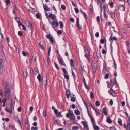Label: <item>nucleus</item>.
<instances>
[{"instance_id":"69168bd1","label":"nucleus","mask_w":130,"mask_h":130,"mask_svg":"<svg viewBox=\"0 0 130 130\" xmlns=\"http://www.w3.org/2000/svg\"><path fill=\"white\" fill-rule=\"evenodd\" d=\"M74 10H75V12L76 13H78V12L79 10L77 8H74Z\"/></svg>"},{"instance_id":"f257e3e1","label":"nucleus","mask_w":130,"mask_h":130,"mask_svg":"<svg viewBox=\"0 0 130 130\" xmlns=\"http://www.w3.org/2000/svg\"><path fill=\"white\" fill-rule=\"evenodd\" d=\"M3 85L4 87L3 92L4 96L7 99H9L12 95L11 89L7 82H5L4 83H3Z\"/></svg>"},{"instance_id":"9d476101","label":"nucleus","mask_w":130,"mask_h":130,"mask_svg":"<svg viewBox=\"0 0 130 130\" xmlns=\"http://www.w3.org/2000/svg\"><path fill=\"white\" fill-rule=\"evenodd\" d=\"M65 95L68 99H69V97L70 96V92L69 89H68L66 91Z\"/></svg>"},{"instance_id":"864d4df0","label":"nucleus","mask_w":130,"mask_h":130,"mask_svg":"<svg viewBox=\"0 0 130 130\" xmlns=\"http://www.w3.org/2000/svg\"><path fill=\"white\" fill-rule=\"evenodd\" d=\"M54 64L55 66V67L57 69V70H58L59 69V68L58 66L56 63L55 62L54 63Z\"/></svg>"},{"instance_id":"4468645a","label":"nucleus","mask_w":130,"mask_h":130,"mask_svg":"<svg viewBox=\"0 0 130 130\" xmlns=\"http://www.w3.org/2000/svg\"><path fill=\"white\" fill-rule=\"evenodd\" d=\"M109 93L111 94L113 97H115L116 96V95L115 93L113 90L111 88L110 89V92Z\"/></svg>"},{"instance_id":"2f4dec72","label":"nucleus","mask_w":130,"mask_h":130,"mask_svg":"<svg viewBox=\"0 0 130 130\" xmlns=\"http://www.w3.org/2000/svg\"><path fill=\"white\" fill-rule=\"evenodd\" d=\"M60 27V28H62L63 27V24L62 22L61 21H59Z\"/></svg>"},{"instance_id":"a211bd4d","label":"nucleus","mask_w":130,"mask_h":130,"mask_svg":"<svg viewBox=\"0 0 130 130\" xmlns=\"http://www.w3.org/2000/svg\"><path fill=\"white\" fill-rule=\"evenodd\" d=\"M106 121L109 124H111L112 123V121L111 120L110 117H108L107 118Z\"/></svg>"},{"instance_id":"f3484780","label":"nucleus","mask_w":130,"mask_h":130,"mask_svg":"<svg viewBox=\"0 0 130 130\" xmlns=\"http://www.w3.org/2000/svg\"><path fill=\"white\" fill-rule=\"evenodd\" d=\"M93 128L94 130H99V128L98 126L96 125V124L95 123H94L93 124Z\"/></svg>"},{"instance_id":"a18cd8bd","label":"nucleus","mask_w":130,"mask_h":130,"mask_svg":"<svg viewBox=\"0 0 130 130\" xmlns=\"http://www.w3.org/2000/svg\"><path fill=\"white\" fill-rule=\"evenodd\" d=\"M104 15L105 18L108 17V15L106 13V11H104Z\"/></svg>"},{"instance_id":"c03bdc74","label":"nucleus","mask_w":130,"mask_h":130,"mask_svg":"<svg viewBox=\"0 0 130 130\" xmlns=\"http://www.w3.org/2000/svg\"><path fill=\"white\" fill-rule=\"evenodd\" d=\"M95 104L96 106H99L100 104L99 102L98 101H97L96 102Z\"/></svg>"},{"instance_id":"1a4fd4ad","label":"nucleus","mask_w":130,"mask_h":130,"mask_svg":"<svg viewBox=\"0 0 130 130\" xmlns=\"http://www.w3.org/2000/svg\"><path fill=\"white\" fill-rule=\"evenodd\" d=\"M112 35L113 34H111L109 40L111 42H113L114 40H116L117 39V38L116 37H113Z\"/></svg>"},{"instance_id":"79ce46f5","label":"nucleus","mask_w":130,"mask_h":130,"mask_svg":"<svg viewBox=\"0 0 130 130\" xmlns=\"http://www.w3.org/2000/svg\"><path fill=\"white\" fill-rule=\"evenodd\" d=\"M23 74H24V77L25 78H26L27 76V72L26 71L24 72Z\"/></svg>"},{"instance_id":"f03ea898","label":"nucleus","mask_w":130,"mask_h":130,"mask_svg":"<svg viewBox=\"0 0 130 130\" xmlns=\"http://www.w3.org/2000/svg\"><path fill=\"white\" fill-rule=\"evenodd\" d=\"M84 51L86 53L84 55L87 58L89 62H90L89 57L90 56V53L88 51L86 46H85L84 48Z\"/></svg>"},{"instance_id":"473e14b6","label":"nucleus","mask_w":130,"mask_h":130,"mask_svg":"<svg viewBox=\"0 0 130 130\" xmlns=\"http://www.w3.org/2000/svg\"><path fill=\"white\" fill-rule=\"evenodd\" d=\"M37 78L38 79L39 82H40L41 80V77L40 75V74H38L37 76Z\"/></svg>"},{"instance_id":"603ef678","label":"nucleus","mask_w":130,"mask_h":130,"mask_svg":"<svg viewBox=\"0 0 130 130\" xmlns=\"http://www.w3.org/2000/svg\"><path fill=\"white\" fill-rule=\"evenodd\" d=\"M106 5L105 4H104L103 6V8L104 10V11H106Z\"/></svg>"},{"instance_id":"5701e85b","label":"nucleus","mask_w":130,"mask_h":130,"mask_svg":"<svg viewBox=\"0 0 130 130\" xmlns=\"http://www.w3.org/2000/svg\"><path fill=\"white\" fill-rule=\"evenodd\" d=\"M74 113H75L76 115H79L81 113L80 112L78 109L75 110H74Z\"/></svg>"},{"instance_id":"c9c22d12","label":"nucleus","mask_w":130,"mask_h":130,"mask_svg":"<svg viewBox=\"0 0 130 130\" xmlns=\"http://www.w3.org/2000/svg\"><path fill=\"white\" fill-rule=\"evenodd\" d=\"M65 78L67 79V81L69 80V76L67 74H64V75Z\"/></svg>"},{"instance_id":"20e7f679","label":"nucleus","mask_w":130,"mask_h":130,"mask_svg":"<svg viewBox=\"0 0 130 130\" xmlns=\"http://www.w3.org/2000/svg\"><path fill=\"white\" fill-rule=\"evenodd\" d=\"M46 38L49 39L50 42L53 44L55 42V39L52 35L51 34L46 35Z\"/></svg>"},{"instance_id":"b1692460","label":"nucleus","mask_w":130,"mask_h":130,"mask_svg":"<svg viewBox=\"0 0 130 130\" xmlns=\"http://www.w3.org/2000/svg\"><path fill=\"white\" fill-rule=\"evenodd\" d=\"M74 95H73V96H71V101L73 102H74L76 100V98Z\"/></svg>"},{"instance_id":"6e6d98bb","label":"nucleus","mask_w":130,"mask_h":130,"mask_svg":"<svg viewBox=\"0 0 130 130\" xmlns=\"http://www.w3.org/2000/svg\"><path fill=\"white\" fill-rule=\"evenodd\" d=\"M36 17L37 18H40V16L39 14L38 13H37L36 15Z\"/></svg>"},{"instance_id":"e433bc0d","label":"nucleus","mask_w":130,"mask_h":130,"mask_svg":"<svg viewBox=\"0 0 130 130\" xmlns=\"http://www.w3.org/2000/svg\"><path fill=\"white\" fill-rule=\"evenodd\" d=\"M25 124L26 127H27L28 128L29 127V124L28 123L27 119V121H26L25 122Z\"/></svg>"},{"instance_id":"cd10ccee","label":"nucleus","mask_w":130,"mask_h":130,"mask_svg":"<svg viewBox=\"0 0 130 130\" xmlns=\"http://www.w3.org/2000/svg\"><path fill=\"white\" fill-rule=\"evenodd\" d=\"M118 123L119 125L121 126L122 125V121L120 118H119L118 120Z\"/></svg>"},{"instance_id":"680f3d73","label":"nucleus","mask_w":130,"mask_h":130,"mask_svg":"<svg viewBox=\"0 0 130 130\" xmlns=\"http://www.w3.org/2000/svg\"><path fill=\"white\" fill-rule=\"evenodd\" d=\"M94 110L95 111V112L96 113V116H97L100 114V112L97 111V110H96L95 109V110Z\"/></svg>"},{"instance_id":"4be33fe9","label":"nucleus","mask_w":130,"mask_h":130,"mask_svg":"<svg viewBox=\"0 0 130 130\" xmlns=\"http://www.w3.org/2000/svg\"><path fill=\"white\" fill-rule=\"evenodd\" d=\"M80 71L81 73H83L84 71H85L84 70V67H80L79 68Z\"/></svg>"},{"instance_id":"37998d69","label":"nucleus","mask_w":130,"mask_h":130,"mask_svg":"<svg viewBox=\"0 0 130 130\" xmlns=\"http://www.w3.org/2000/svg\"><path fill=\"white\" fill-rule=\"evenodd\" d=\"M19 35L20 36H22L23 35V33L20 31H19L18 32Z\"/></svg>"},{"instance_id":"58836bf2","label":"nucleus","mask_w":130,"mask_h":130,"mask_svg":"<svg viewBox=\"0 0 130 130\" xmlns=\"http://www.w3.org/2000/svg\"><path fill=\"white\" fill-rule=\"evenodd\" d=\"M114 75L115 76V77L114 78L115 81V82L117 84V82L116 81V77L117 76V73L116 72H115L114 73Z\"/></svg>"},{"instance_id":"423d86ee","label":"nucleus","mask_w":130,"mask_h":130,"mask_svg":"<svg viewBox=\"0 0 130 130\" xmlns=\"http://www.w3.org/2000/svg\"><path fill=\"white\" fill-rule=\"evenodd\" d=\"M26 23L27 24L28 27L32 30V26L31 23L29 21H27Z\"/></svg>"},{"instance_id":"72a5a7b5","label":"nucleus","mask_w":130,"mask_h":130,"mask_svg":"<svg viewBox=\"0 0 130 130\" xmlns=\"http://www.w3.org/2000/svg\"><path fill=\"white\" fill-rule=\"evenodd\" d=\"M59 63L61 65H63L64 66H66V65L65 64L64 61H63V59L59 62Z\"/></svg>"},{"instance_id":"de8ad7c7","label":"nucleus","mask_w":130,"mask_h":130,"mask_svg":"<svg viewBox=\"0 0 130 130\" xmlns=\"http://www.w3.org/2000/svg\"><path fill=\"white\" fill-rule=\"evenodd\" d=\"M124 27L125 28H128L129 27V25L128 23H126L124 25Z\"/></svg>"},{"instance_id":"bb28decb","label":"nucleus","mask_w":130,"mask_h":130,"mask_svg":"<svg viewBox=\"0 0 130 130\" xmlns=\"http://www.w3.org/2000/svg\"><path fill=\"white\" fill-rule=\"evenodd\" d=\"M4 67L3 65L1 66L0 67V74H2L3 72Z\"/></svg>"},{"instance_id":"c756f323","label":"nucleus","mask_w":130,"mask_h":130,"mask_svg":"<svg viewBox=\"0 0 130 130\" xmlns=\"http://www.w3.org/2000/svg\"><path fill=\"white\" fill-rule=\"evenodd\" d=\"M61 69L63 72L64 74H67L68 72L65 69L63 68H62Z\"/></svg>"},{"instance_id":"5fc2aeb1","label":"nucleus","mask_w":130,"mask_h":130,"mask_svg":"<svg viewBox=\"0 0 130 130\" xmlns=\"http://www.w3.org/2000/svg\"><path fill=\"white\" fill-rule=\"evenodd\" d=\"M114 3L113 2H111L110 3V5L111 8L113 7Z\"/></svg>"},{"instance_id":"dca6fc26","label":"nucleus","mask_w":130,"mask_h":130,"mask_svg":"<svg viewBox=\"0 0 130 130\" xmlns=\"http://www.w3.org/2000/svg\"><path fill=\"white\" fill-rule=\"evenodd\" d=\"M75 119L76 118L75 115L74 114H72L70 118V120L71 121L72 120L75 121Z\"/></svg>"},{"instance_id":"412c9836","label":"nucleus","mask_w":130,"mask_h":130,"mask_svg":"<svg viewBox=\"0 0 130 130\" xmlns=\"http://www.w3.org/2000/svg\"><path fill=\"white\" fill-rule=\"evenodd\" d=\"M103 112L104 113L105 115L106 116L107 115V110L106 107H104L103 108Z\"/></svg>"},{"instance_id":"c85d7f7f","label":"nucleus","mask_w":130,"mask_h":130,"mask_svg":"<svg viewBox=\"0 0 130 130\" xmlns=\"http://www.w3.org/2000/svg\"><path fill=\"white\" fill-rule=\"evenodd\" d=\"M98 4L99 7L101 8L102 6V3L100 1L98 0Z\"/></svg>"},{"instance_id":"0eeeda50","label":"nucleus","mask_w":130,"mask_h":130,"mask_svg":"<svg viewBox=\"0 0 130 130\" xmlns=\"http://www.w3.org/2000/svg\"><path fill=\"white\" fill-rule=\"evenodd\" d=\"M82 123L84 126V128L87 130H88V128L87 122L85 121H82Z\"/></svg>"},{"instance_id":"3c124183","label":"nucleus","mask_w":130,"mask_h":130,"mask_svg":"<svg viewBox=\"0 0 130 130\" xmlns=\"http://www.w3.org/2000/svg\"><path fill=\"white\" fill-rule=\"evenodd\" d=\"M111 17L112 18H114L115 17V13L113 12H112L111 13Z\"/></svg>"},{"instance_id":"4c0bfd02","label":"nucleus","mask_w":130,"mask_h":130,"mask_svg":"<svg viewBox=\"0 0 130 130\" xmlns=\"http://www.w3.org/2000/svg\"><path fill=\"white\" fill-rule=\"evenodd\" d=\"M7 98L5 97L2 100V101L3 103H5L6 102L7 100Z\"/></svg>"},{"instance_id":"a878e982","label":"nucleus","mask_w":130,"mask_h":130,"mask_svg":"<svg viewBox=\"0 0 130 130\" xmlns=\"http://www.w3.org/2000/svg\"><path fill=\"white\" fill-rule=\"evenodd\" d=\"M128 121L127 125V128H130V117L128 116Z\"/></svg>"},{"instance_id":"4d7b16f0","label":"nucleus","mask_w":130,"mask_h":130,"mask_svg":"<svg viewBox=\"0 0 130 130\" xmlns=\"http://www.w3.org/2000/svg\"><path fill=\"white\" fill-rule=\"evenodd\" d=\"M3 91L2 90H0V96L2 97L3 96Z\"/></svg>"},{"instance_id":"ddd939ff","label":"nucleus","mask_w":130,"mask_h":130,"mask_svg":"<svg viewBox=\"0 0 130 130\" xmlns=\"http://www.w3.org/2000/svg\"><path fill=\"white\" fill-rule=\"evenodd\" d=\"M13 99L11 98V103H10V105L12 108H14L15 103H13Z\"/></svg>"},{"instance_id":"ea45409f","label":"nucleus","mask_w":130,"mask_h":130,"mask_svg":"<svg viewBox=\"0 0 130 130\" xmlns=\"http://www.w3.org/2000/svg\"><path fill=\"white\" fill-rule=\"evenodd\" d=\"M15 19L17 21V22L18 23L19 22V23L20 22V19L18 17H15Z\"/></svg>"},{"instance_id":"052dcab7","label":"nucleus","mask_w":130,"mask_h":130,"mask_svg":"<svg viewBox=\"0 0 130 130\" xmlns=\"http://www.w3.org/2000/svg\"><path fill=\"white\" fill-rule=\"evenodd\" d=\"M51 51V48L50 47L48 48V56H50V53Z\"/></svg>"},{"instance_id":"09e8293b","label":"nucleus","mask_w":130,"mask_h":130,"mask_svg":"<svg viewBox=\"0 0 130 130\" xmlns=\"http://www.w3.org/2000/svg\"><path fill=\"white\" fill-rule=\"evenodd\" d=\"M90 96L91 99H93L94 98V96L92 92H91L90 93Z\"/></svg>"},{"instance_id":"7ed1b4c3","label":"nucleus","mask_w":130,"mask_h":130,"mask_svg":"<svg viewBox=\"0 0 130 130\" xmlns=\"http://www.w3.org/2000/svg\"><path fill=\"white\" fill-rule=\"evenodd\" d=\"M45 14L46 17L49 20L50 22L51 23V22L50 20V18L54 20L56 18L55 15L53 14L50 13L49 15L48 13L46 12H45Z\"/></svg>"},{"instance_id":"aec40b11","label":"nucleus","mask_w":130,"mask_h":130,"mask_svg":"<svg viewBox=\"0 0 130 130\" xmlns=\"http://www.w3.org/2000/svg\"><path fill=\"white\" fill-rule=\"evenodd\" d=\"M106 41V39L105 38V37H103V39H101L100 40V42L102 44H103Z\"/></svg>"},{"instance_id":"774afa93","label":"nucleus","mask_w":130,"mask_h":130,"mask_svg":"<svg viewBox=\"0 0 130 130\" xmlns=\"http://www.w3.org/2000/svg\"><path fill=\"white\" fill-rule=\"evenodd\" d=\"M111 130H117L116 128L114 127H110Z\"/></svg>"},{"instance_id":"7c9ffc66","label":"nucleus","mask_w":130,"mask_h":130,"mask_svg":"<svg viewBox=\"0 0 130 130\" xmlns=\"http://www.w3.org/2000/svg\"><path fill=\"white\" fill-rule=\"evenodd\" d=\"M79 129V127L77 126H73L72 128V130H77Z\"/></svg>"},{"instance_id":"bf43d9fd","label":"nucleus","mask_w":130,"mask_h":130,"mask_svg":"<svg viewBox=\"0 0 130 130\" xmlns=\"http://www.w3.org/2000/svg\"><path fill=\"white\" fill-rule=\"evenodd\" d=\"M84 86L85 88L88 91L89 89V88L88 85L86 84H84Z\"/></svg>"},{"instance_id":"f8f14e48","label":"nucleus","mask_w":130,"mask_h":130,"mask_svg":"<svg viewBox=\"0 0 130 130\" xmlns=\"http://www.w3.org/2000/svg\"><path fill=\"white\" fill-rule=\"evenodd\" d=\"M54 112L57 116L59 117L61 116V112H58V111L57 110L55 109V110H54Z\"/></svg>"},{"instance_id":"2eb2a0df","label":"nucleus","mask_w":130,"mask_h":130,"mask_svg":"<svg viewBox=\"0 0 130 130\" xmlns=\"http://www.w3.org/2000/svg\"><path fill=\"white\" fill-rule=\"evenodd\" d=\"M118 10H119L124 11L125 10V8L123 5H120L119 6Z\"/></svg>"},{"instance_id":"338daca9","label":"nucleus","mask_w":130,"mask_h":130,"mask_svg":"<svg viewBox=\"0 0 130 130\" xmlns=\"http://www.w3.org/2000/svg\"><path fill=\"white\" fill-rule=\"evenodd\" d=\"M57 33L59 34H62V32L61 30H58L57 31Z\"/></svg>"},{"instance_id":"e2e57ef3","label":"nucleus","mask_w":130,"mask_h":130,"mask_svg":"<svg viewBox=\"0 0 130 130\" xmlns=\"http://www.w3.org/2000/svg\"><path fill=\"white\" fill-rule=\"evenodd\" d=\"M109 76V74H108L107 73L106 74L105 77V79H107L108 78Z\"/></svg>"},{"instance_id":"f704fd0d","label":"nucleus","mask_w":130,"mask_h":130,"mask_svg":"<svg viewBox=\"0 0 130 130\" xmlns=\"http://www.w3.org/2000/svg\"><path fill=\"white\" fill-rule=\"evenodd\" d=\"M11 2L10 0H6L5 3L6 4V6H7L9 4H10Z\"/></svg>"},{"instance_id":"6e6552de","label":"nucleus","mask_w":130,"mask_h":130,"mask_svg":"<svg viewBox=\"0 0 130 130\" xmlns=\"http://www.w3.org/2000/svg\"><path fill=\"white\" fill-rule=\"evenodd\" d=\"M14 110V108H12L10 106L9 109L7 107H6L5 108L6 111L7 112L11 114L12 113V110Z\"/></svg>"},{"instance_id":"a19ab883","label":"nucleus","mask_w":130,"mask_h":130,"mask_svg":"<svg viewBox=\"0 0 130 130\" xmlns=\"http://www.w3.org/2000/svg\"><path fill=\"white\" fill-rule=\"evenodd\" d=\"M71 115L72 114H71L70 113H68L66 114V116L67 118H69L71 116Z\"/></svg>"},{"instance_id":"9b49d317","label":"nucleus","mask_w":130,"mask_h":130,"mask_svg":"<svg viewBox=\"0 0 130 130\" xmlns=\"http://www.w3.org/2000/svg\"><path fill=\"white\" fill-rule=\"evenodd\" d=\"M43 8L44 10L46 11H50V8H48L47 5L46 4H44L43 5Z\"/></svg>"},{"instance_id":"13d9d810","label":"nucleus","mask_w":130,"mask_h":130,"mask_svg":"<svg viewBox=\"0 0 130 130\" xmlns=\"http://www.w3.org/2000/svg\"><path fill=\"white\" fill-rule=\"evenodd\" d=\"M102 52L103 54H105L106 53V51L104 49H103L102 50Z\"/></svg>"},{"instance_id":"8fccbe9b","label":"nucleus","mask_w":130,"mask_h":130,"mask_svg":"<svg viewBox=\"0 0 130 130\" xmlns=\"http://www.w3.org/2000/svg\"><path fill=\"white\" fill-rule=\"evenodd\" d=\"M90 118L92 121V124H93L94 123H95L93 118H92L91 117H90Z\"/></svg>"},{"instance_id":"6ab92c4d","label":"nucleus","mask_w":130,"mask_h":130,"mask_svg":"<svg viewBox=\"0 0 130 130\" xmlns=\"http://www.w3.org/2000/svg\"><path fill=\"white\" fill-rule=\"evenodd\" d=\"M15 121L19 124L20 126L22 127L21 123L18 118H16L15 119Z\"/></svg>"},{"instance_id":"393cba45","label":"nucleus","mask_w":130,"mask_h":130,"mask_svg":"<svg viewBox=\"0 0 130 130\" xmlns=\"http://www.w3.org/2000/svg\"><path fill=\"white\" fill-rule=\"evenodd\" d=\"M70 63L71 67H74V61L73 59H72L70 60Z\"/></svg>"},{"instance_id":"0e129e2a","label":"nucleus","mask_w":130,"mask_h":130,"mask_svg":"<svg viewBox=\"0 0 130 130\" xmlns=\"http://www.w3.org/2000/svg\"><path fill=\"white\" fill-rule=\"evenodd\" d=\"M83 14L84 15V17L86 19H88V17L87 16V15L85 13V12L83 13Z\"/></svg>"},{"instance_id":"49530a36","label":"nucleus","mask_w":130,"mask_h":130,"mask_svg":"<svg viewBox=\"0 0 130 130\" xmlns=\"http://www.w3.org/2000/svg\"><path fill=\"white\" fill-rule=\"evenodd\" d=\"M61 9L63 10H65L66 9V6L64 5H61Z\"/></svg>"},{"instance_id":"39448f33","label":"nucleus","mask_w":130,"mask_h":130,"mask_svg":"<svg viewBox=\"0 0 130 130\" xmlns=\"http://www.w3.org/2000/svg\"><path fill=\"white\" fill-rule=\"evenodd\" d=\"M59 26V23L56 19L54 20L52 22V26L54 29H55L56 27H58Z\"/></svg>"}]
</instances>
